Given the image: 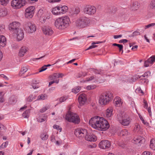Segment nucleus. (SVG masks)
<instances>
[{
    "mask_svg": "<svg viewBox=\"0 0 155 155\" xmlns=\"http://www.w3.org/2000/svg\"><path fill=\"white\" fill-rule=\"evenodd\" d=\"M70 22L69 17L64 16L57 18L55 21L54 25L58 29L62 30L67 27Z\"/></svg>",
    "mask_w": 155,
    "mask_h": 155,
    "instance_id": "1",
    "label": "nucleus"
},
{
    "mask_svg": "<svg viewBox=\"0 0 155 155\" xmlns=\"http://www.w3.org/2000/svg\"><path fill=\"white\" fill-rule=\"evenodd\" d=\"M75 25L78 27L84 28L90 26L91 21L88 18L85 16H82L78 18L75 21Z\"/></svg>",
    "mask_w": 155,
    "mask_h": 155,
    "instance_id": "2",
    "label": "nucleus"
},
{
    "mask_svg": "<svg viewBox=\"0 0 155 155\" xmlns=\"http://www.w3.org/2000/svg\"><path fill=\"white\" fill-rule=\"evenodd\" d=\"M113 98V94L110 92L104 93L99 97V103L101 105H106L109 104Z\"/></svg>",
    "mask_w": 155,
    "mask_h": 155,
    "instance_id": "3",
    "label": "nucleus"
},
{
    "mask_svg": "<svg viewBox=\"0 0 155 155\" xmlns=\"http://www.w3.org/2000/svg\"><path fill=\"white\" fill-rule=\"evenodd\" d=\"M66 120L70 122H72L75 124H78L80 122L79 116L75 113L68 112L65 116Z\"/></svg>",
    "mask_w": 155,
    "mask_h": 155,
    "instance_id": "4",
    "label": "nucleus"
},
{
    "mask_svg": "<svg viewBox=\"0 0 155 155\" xmlns=\"http://www.w3.org/2000/svg\"><path fill=\"white\" fill-rule=\"evenodd\" d=\"M117 119L122 125L125 126L129 125L132 121V119L129 116L126 114L118 115Z\"/></svg>",
    "mask_w": 155,
    "mask_h": 155,
    "instance_id": "5",
    "label": "nucleus"
},
{
    "mask_svg": "<svg viewBox=\"0 0 155 155\" xmlns=\"http://www.w3.org/2000/svg\"><path fill=\"white\" fill-rule=\"evenodd\" d=\"M97 130H106L109 127L107 121L103 117L99 116Z\"/></svg>",
    "mask_w": 155,
    "mask_h": 155,
    "instance_id": "6",
    "label": "nucleus"
},
{
    "mask_svg": "<svg viewBox=\"0 0 155 155\" xmlns=\"http://www.w3.org/2000/svg\"><path fill=\"white\" fill-rule=\"evenodd\" d=\"M27 3L26 0H12L11 2V6L14 8L18 9L25 5Z\"/></svg>",
    "mask_w": 155,
    "mask_h": 155,
    "instance_id": "7",
    "label": "nucleus"
},
{
    "mask_svg": "<svg viewBox=\"0 0 155 155\" xmlns=\"http://www.w3.org/2000/svg\"><path fill=\"white\" fill-rule=\"evenodd\" d=\"M37 15L39 21L42 23H45L47 19H49L50 18L49 14L48 13H44L42 9H40L38 11Z\"/></svg>",
    "mask_w": 155,
    "mask_h": 155,
    "instance_id": "8",
    "label": "nucleus"
},
{
    "mask_svg": "<svg viewBox=\"0 0 155 155\" xmlns=\"http://www.w3.org/2000/svg\"><path fill=\"white\" fill-rule=\"evenodd\" d=\"M84 13L90 15H94L96 12V8L93 6L87 5L83 10Z\"/></svg>",
    "mask_w": 155,
    "mask_h": 155,
    "instance_id": "9",
    "label": "nucleus"
},
{
    "mask_svg": "<svg viewBox=\"0 0 155 155\" xmlns=\"http://www.w3.org/2000/svg\"><path fill=\"white\" fill-rule=\"evenodd\" d=\"M87 133V131L86 129L81 128L76 129L74 131L75 135L80 139L85 138Z\"/></svg>",
    "mask_w": 155,
    "mask_h": 155,
    "instance_id": "10",
    "label": "nucleus"
},
{
    "mask_svg": "<svg viewBox=\"0 0 155 155\" xmlns=\"http://www.w3.org/2000/svg\"><path fill=\"white\" fill-rule=\"evenodd\" d=\"M25 31L29 33H33L36 30L35 25L31 22L26 23L25 25Z\"/></svg>",
    "mask_w": 155,
    "mask_h": 155,
    "instance_id": "11",
    "label": "nucleus"
},
{
    "mask_svg": "<svg viewBox=\"0 0 155 155\" xmlns=\"http://www.w3.org/2000/svg\"><path fill=\"white\" fill-rule=\"evenodd\" d=\"M99 116H95L92 117L89 121V124L92 128L97 130Z\"/></svg>",
    "mask_w": 155,
    "mask_h": 155,
    "instance_id": "12",
    "label": "nucleus"
},
{
    "mask_svg": "<svg viewBox=\"0 0 155 155\" xmlns=\"http://www.w3.org/2000/svg\"><path fill=\"white\" fill-rule=\"evenodd\" d=\"M20 24L17 21H14L10 24L9 25V29L12 33L19 29H21L20 28Z\"/></svg>",
    "mask_w": 155,
    "mask_h": 155,
    "instance_id": "13",
    "label": "nucleus"
},
{
    "mask_svg": "<svg viewBox=\"0 0 155 155\" xmlns=\"http://www.w3.org/2000/svg\"><path fill=\"white\" fill-rule=\"evenodd\" d=\"M35 7L31 6L28 7L25 10V15L26 18H29L32 17L34 13Z\"/></svg>",
    "mask_w": 155,
    "mask_h": 155,
    "instance_id": "14",
    "label": "nucleus"
},
{
    "mask_svg": "<svg viewBox=\"0 0 155 155\" xmlns=\"http://www.w3.org/2000/svg\"><path fill=\"white\" fill-rule=\"evenodd\" d=\"M13 35L16 37L18 41L22 40L24 37V33L21 29H19L13 33Z\"/></svg>",
    "mask_w": 155,
    "mask_h": 155,
    "instance_id": "15",
    "label": "nucleus"
},
{
    "mask_svg": "<svg viewBox=\"0 0 155 155\" xmlns=\"http://www.w3.org/2000/svg\"><path fill=\"white\" fill-rule=\"evenodd\" d=\"M145 141V139L140 136L134 137L132 140V143L137 144L138 146H141L143 144Z\"/></svg>",
    "mask_w": 155,
    "mask_h": 155,
    "instance_id": "16",
    "label": "nucleus"
},
{
    "mask_svg": "<svg viewBox=\"0 0 155 155\" xmlns=\"http://www.w3.org/2000/svg\"><path fill=\"white\" fill-rule=\"evenodd\" d=\"M110 146V142L107 140H102L99 144V147L102 149H107Z\"/></svg>",
    "mask_w": 155,
    "mask_h": 155,
    "instance_id": "17",
    "label": "nucleus"
},
{
    "mask_svg": "<svg viewBox=\"0 0 155 155\" xmlns=\"http://www.w3.org/2000/svg\"><path fill=\"white\" fill-rule=\"evenodd\" d=\"M43 34L47 36H51L53 33L52 28L49 26H44L42 28Z\"/></svg>",
    "mask_w": 155,
    "mask_h": 155,
    "instance_id": "18",
    "label": "nucleus"
},
{
    "mask_svg": "<svg viewBox=\"0 0 155 155\" xmlns=\"http://www.w3.org/2000/svg\"><path fill=\"white\" fill-rule=\"evenodd\" d=\"M154 62H155V55H153L145 61L144 66L147 67L151 66Z\"/></svg>",
    "mask_w": 155,
    "mask_h": 155,
    "instance_id": "19",
    "label": "nucleus"
},
{
    "mask_svg": "<svg viewBox=\"0 0 155 155\" xmlns=\"http://www.w3.org/2000/svg\"><path fill=\"white\" fill-rule=\"evenodd\" d=\"M85 138L86 140L91 142H95L97 140V138L95 135L88 133L86 135Z\"/></svg>",
    "mask_w": 155,
    "mask_h": 155,
    "instance_id": "20",
    "label": "nucleus"
},
{
    "mask_svg": "<svg viewBox=\"0 0 155 155\" xmlns=\"http://www.w3.org/2000/svg\"><path fill=\"white\" fill-rule=\"evenodd\" d=\"M78 100L80 104L81 105L84 104L87 100L86 95L84 94H82L80 95L78 98Z\"/></svg>",
    "mask_w": 155,
    "mask_h": 155,
    "instance_id": "21",
    "label": "nucleus"
},
{
    "mask_svg": "<svg viewBox=\"0 0 155 155\" xmlns=\"http://www.w3.org/2000/svg\"><path fill=\"white\" fill-rule=\"evenodd\" d=\"M51 12L53 15H61L59 5H57L53 8L51 9Z\"/></svg>",
    "mask_w": 155,
    "mask_h": 155,
    "instance_id": "22",
    "label": "nucleus"
},
{
    "mask_svg": "<svg viewBox=\"0 0 155 155\" xmlns=\"http://www.w3.org/2000/svg\"><path fill=\"white\" fill-rule=\"evenodd\" d=\"M114 104L115 106L117 107H120L123 103L122 100L118 97H115L114 100Z\"/></svg>",
    "mask_w": 155,
    "mask_h": 155,
    "instance_id": "23",
    "label": "nucleus"
},
{
    "mask_svg": "<svg viewBox=\"0 0 155 155\" xmlns=\"http://www.w3.org/2000/svg\"><path fill=\"white\" fill-rule=\"evenodd\" d=\"M28 48L26 47H22L21 48L19 51L18 55L21 57L24 56L26 52L28 51Z\"/></svg>",
    "mask_w": 155,
    "mask_h": 155,
    "instance_id": "24",
    "label": "nucleus"
},
{
    "mask_svg": "<svg viewBox=\"0 0 155 155\" xmlns=\"http://www.w3.org/2000/svg\"><path fill=\"white\" fill-rule=\"evenodd\" d=\"M64 76V75L62 73H55L52 74L51 76V79L55 80L58 78H62Z\"/></svg>",
    "mask_w": 155,
    "mask_h": 155,
    "instance_id": "25",
    "label": "nucleus"
},
{
    "mask_svg": "<svg viewBox=\"0 0 155 155\" xmlns=\"http://www.w3.org/2000/svg\"><path fill=\"white\" fill-rule=\"evenodd\" d=\"M6 39L3 35H0V48L4 47L6 44Z\"/></svg>",
    "mask_w": 155,
    "mask_h": 155,
    "instance_id": "26",
    "label": "nucleus"
},
{
    "mask_svg": "<svg viewBox=\"0 0 155 155\" xmlns=\"http://www.w3.org/2000/svg\"><path fill=\"white\" fill-rule=\"evenodd\" d=\"M139 6L140 4L138 2H134L131 5L130 9L133 11H136L139 8Z\"/></svg>",
    "mask_w": 155,
    "mask_h": 155,
    "instance_id": "27",
    "label": "nucleus"
},
{
    "mask_svg": "<svg viewBox=\"0 0 155 155\" xmlns=\"http://www.w3.org/2000/svg\"><path fill=\"white\" fill-rule=\"evenodd\" d=\"M113 108L112 107L108 108L106 111V116L107 117H109L113 115Z\"/></svg>",
    "mask_w": 155,
    "mask_h": 155,
    "instance_id": "28",
    "label": "nucleus"
},
{
    "mask_svg": "<svg viewBox=\"0 0 155 155\" xmlns=\"http://www.w3.org/2000/svg\"><path fill=\"white\" fill-rule=\"evenodd\" d=\"M47 116L44 115H42L38 117L36 119L38 122L41 123L47 120Z\"/></svg>",
    "mask_w": 155,
    "mask_h": 155,
    "instance_id": "29",
    "label": "nucleus"
},
{
    "mask_svg": "<svg viewBox=\"0 0 155 155\" xmlns=\"http://www.w3.org/2000/svg\"><path fill=\"white\" fill-rule=\"evenodd\" d=\"M61 14L65 13L68 10V7L66 5H59Z\"/></svg>",
    "mask_w": 155,
    "mask_h": 155,
    "instance_id": "30",
    "label": "nucleus"
},
{
    "mask_svg": "<svg viewBox=\"0 0 155 155\" xmlns=\"http://www.w3.org/2000/svg\"><path fill=\"white\" fill-rule=\"evenodd\" d=\"M36 97V95L34 94H31L29 96L27 97L25 100L26 102H30L32 101L33 100L35 99Z\"/></svg>",
    "mask_w": 155,
    "mask_h": 155,
    "instance_id": "31",
    "label": "nucleus"
},
{
    "mask_svg": "<svg viewBox=\"0 0 155 155\" xmlns=\"http://www.w3.org/2000/svg\"><path fill=\"white\" fill-rule=\"evenodd\" d=\"M48 97V96L46 94H41L38 97L37 100H44L47 99Z\"/></svg>",
    "mask_w": 155,
    "mask_h": 155,
    "instance_id": "32",
    "label": "nucleus"
},
{
    "mask_svg": "<svg viewBox=\"0 0 155 155\" xmlns=\"http://www.w3.org/2000/svg\"><path fill=\"white\" fill-rule=\"evenodd\" d=\"M143 107L145 108H147V111L149 113L150 116L151 115V111L150 108V107H148V104L147 101L145 100H144L143 101Z\"/></svg>",
    "mask_w": 155,
    "mask_h": 155,
    "instance_id": "33",
    "label": "nucleus"
},
{
    "mask_svg": "<svg viewBox=\"0 0 155 155\" xmlns=\"http://www.w3.org/2000/svg\"><path fill=\"white\" fill-rule=\"evenodd\" d=\"M150 147L152 150H155V139H152L151 140Z\"/></svg>",
    "mask_w": 155,
    "mask_h": 155,
    "instance_id": "34",
    "label": "nucleus"
},
{
    "mask_svg": "<svg viewBox=\"0 0 155 155\" xmlns=\"http://www.w3.org/2000/svg\"><path fill=\"white\" fill-rule=\"evenodd\" d=\"M30 113V110L28 109L25 111L22 114V116L24 118H28Z\"/></svg>",
    "mask_w": 155,
    "mask_h": 155,
    "instance_id": "35",
    "label": "nucleus"
},
{
    "mask_svg": "<svg viewBox=\"0 0 155 155\" xmlns=\"http://www.w3.org/2000/svg\"><path fill=\"white\" fill-rule=\"evenodd\" d=\"M7 10L5 8L0 10V16H5L7 15Z\"/></svg>",
    "mask_w": 155,
    "mask_h": 155,
    "instance_id": "36",
    "label": "nucleus"
},
{
    "mask_svg": "<svg viewBox=\"0 0 155 155\" xmlns=\"http://www.w3.org/2000/svg\"><path fill=\"white\" fill-rule=\"evenodd\" d=\"M48 136L47 134V133L46 132L42 133L40 136L41 139L44 140H46L48 139Z\"/></svg>",
    "mask_w": 155,
    "mask_h": 155,
    "instance_id": "37",
    "label": "nucleus"
},
{
    "mask_svg": "<svg viewBox=\"0 0 155 155\" xmlns=\"http://www.w3.org/2000/svg\"><path fill=\"white\" fill-rule=\"evenodd\" d=\"M28 68L25 67H23L21 68V71L19 73L20 76H22L28 71Z\"/></svg>",
    "mask_w": 155,
    "mask_h": 155,
    "instance_id": "38",
    "label": "nucleus"
},
{
    "mask_svg": "<svg viewBox=\"0 0 155 155\" xmlns=\"http://www.w3.org/2000/svg\"><path fill=\"white\" fill-rule=\"evenodd\" d=\"M9 0H0V4L5 6L9 3Z\"/></svg>",
    "mask_w": 155,
    "mask_h": 155,
    "instance_id": "39",
    "label": "nucleus"
},
{
    "mask_svg": "<svg viewBox=\"0 0 155 155\" xmlns=\"http://www.w3.org/2000/svg\"><path fill=\"white\" fill-rule=\"evenodd\" d=\"M128 132L127 130L126 129H124L121 130L120 133V136H125L128 135Z\"/></svg>",
    "mask_w": 155,
    "mask_h": 155,
    "instance_id": "40",
    "label": "nucleus"
},
{
    "mask_svg": "<svg viewBox=\"0 0 155 155\" xmlns=\"http://www.w3.org/2000/svg\"><path fill=\"white\" fill-rule=\"evenodd\" d=\"M150 72L149 71H147L143 74L139 78H141V79H142L143 78H146L148 76H150Z\"/></svg>",
    "mask_w": 155,
    "mask_h": 155,
    "instance_id": "41",
    "label": "nucleus"
},
{
    "mask_svg": "<svg viewBox=\"0 0 155 155\" xmlns=\"http://www.w3.org/2000/svg\"><path fill=\"white\" fill-rule=\"evenodd\" d=\"M150 8L152 9H155V0H151L149 4Z\"/></svg>",
    "mask_w": 155,
    "mask_h": 155,
    "instance_id": "42",
    "label": "nucleus"
},
{
    "mask_svg": "<svg viewBox=\"0 0 155 155\" xmlns=\"http://www.w3.org/2000/svg\"><path fill=\"white\" fill-rule=\"evenodd\" d=\"M81 90V87L79 86H77L74 87L72 89V92L75 94H76L79 92Z\"/></svg>",
    "mask_w": 155,
    "mask_h": 155,
    "instance_id": "43",
    "label": "nucleus"
},
{
    "mask_svg": "<svg viewBox=\"0 0 155 155\" xmlns=\"http://www.w3.org/2000/svg\"><path fill=\"white\" fill-rule=\"evenodd\" d=\"M5 93L3 92H0V102H3L5 100L4 96Z\"/></svg>",
    "mask_w": 155,
    "mask_h": 155,
    "instance_id": "44",
    "label": "nucleus"
},
{
    "mask_svg": "<svg viewBox=\"0 0 155 155\" xmlns=\"http://www.w3.org/2000/svg\"><path fill=\"white\" fill-rule=\"evenodd\" d=\"M8 144V142L6 141L2 144L0 146V150H2L6 148Z\"/></svg>",
    "mask_w": 155,
    "mask_h": 155,
    "instance_id": "45",
    "label": "nucleus"
},
{
    "mask_svg": "<svg viewBox=\"0 0 155 155\" xmlns=\"http://www.w3.org/2000/svg\"><path fill=\"white\" fill-rule=\"evenodd\" d=\"M15 97L14 96H11L9 98V103L11 104H13L15 103Z\"/></svg>",
    "mask_w": 155,
    "mask_h": 155,
    "instance_id": "46",
    "label": "nucleus"
},
{
    "mask_svg": "<svg viewBox=\"0 0 155 155\" xmlns=\"http://www.w3.org/2000/svg\"><path fill=\"white\" fill-rule=\"evenodd\" d=\"M68 98V96H64L60 98L59 101L61 102H62L65 101Z\"/></svg>",
    "mask_w": 155,
    "mask_h": 155,
    "instance_id": "47",
    "label": "nucleus"
},
{
    "mask_svg": "<svg viewBox=\"0 0 155 155\" xmlns=\"http://www.w3.org/2000/svg\"><path fill=\"white\" fill-rule=\"evenodd\" d=\"M96 87V86L95 85H89L87 87L86 89L88 90H93L95 89Z\"/></svg>",
    "mask_w": 155,
    "mask_h": 155,
    "instance_id": "48",
    "label": "nucleus"
},
{
    "mask_svg": "<svg viewBox=\"0 0 155 155\" xmlns=\"http://www.w3.org/2000/svg\"><path fill=\"white\" fill-rule=\"evenodd\" d=\"M49 108V107L48 106L44 107L40 110V112L41 113L44 112L46 110L48 109Z\"/></svg>",
    "mask_w": 155,
    "mask_h": 155,
    "instance_id": "49",
    "label": "nucleus"
},
{
    "mask_svg": "<svg viewBox=\"0 0 155 155\" xmlns=\"http://www.w3.org/2000/svg\"><path fill=\"white\" fill-rule=\"evenodd\" d=\"M53 127L54 129H56L58 130H59L60 132H61V131L62 128L60 127V126L56 124L54 125L53 126Z\"/></svg>",
    "mask_w": 155,
    "mask_h": 155,
    "instance_id": "50",
    "label": "nucleus"
},
{
    "mask_svg": "<svg viewBox=\"0 0 155 155\" xmlns=\"http://www.w3.org/2000/svg\"><path fill=\"white\" fill-rule=\"evenodd\" d=\"M91 71H94L96 74H102V72L100 70H97L94 69H92Z\"/></svg>",
    "mask_w": 155,
    "mask_h": 155,
    "instance_id": "51",
    "label": "nucleus"
},
{
    "mask_svg": "<svg viewBox=\"0 0 155 155\" xmlns=\"http://www.w3.org/2000/svg\"><path fill=\"white\" fill-rule=\"evenodd\" d=\"M100 43V42L99 41L97 42L96 43L93 42L91 44L92 45H91L89 47V48H90L91 49H92V48H96L97 47V45H94L96 44H99Z\"/></svg>",
    "mask_w": 155,
    "mask_h": 155,
    "instance_id": "52",
    "label": "nucleus"
},
{
    "mask_svg": "<svg viewBox=\"0 0 155 155\" xmlns=\"http://www.w3.org/2000/svg\"><path fill=\"white\" fill-rule=\"evenodd\" d=\"M154 26H155V23H152L147 25L145 26L144 28L145 29H146L147 28H150Z\"/></svg>",
    "mask_w": 155,
    "mask_h": 155,
    "instance_id": "53",
    "label": "nucleus"
},
{
    "mask_svg": "<svg viewBox=\"0 0 155 155\" xmlns=\"http://www.w3.org/2000/svg\"><path fill=\"white\" fill-rule=\"evenodd\" d=\"M94 76H92L89 77L87 78H86L85 81H84L83 82H85L86 81H91L94 79Z\"/></svg>",
    "mask_w": 155,
    "mask_h": 155,
    "instance_id": "54",
    "label": "nucleus"
},
{
    "mask_svg": "<svg viewBox=\"0 0 155 155\" xmlns=\"http://www.w3.org/2000/svg\"><path fill=\"white\" fill-rule=\"evenodd\" d=\"M80 12V9L78 8L77 7L75 8V9L73 11V13L74 14H77L79 13Z\"/></svg>",
    "mask_w": 155,
    "mask_h": 155,
    "instance_id": "55",
    "label": "nucleus"
},
{
    "mask_svg": "<svg viewBox=\"0 0 155 155\" xmlns=\"http://www.w3.org/2000/svg\"><path fill=\"white\" fill-rule=\"evenodd\" d=\"M140 126L137 124H135L134 128V130L135 131H137L139 130L140 129Z\"/></svg>",
    "mask_w": 155,
    "mask_h": 155,
    "instance_id": "56",
    "label": "nucleus"
},
{
    "mask_svg": "<svg viewBox=\"0 0 155 155\" xmlns=\"http://www.w3.org/2000/svg\"><path fill=\"white\" fill-rule=\"evenodd\" d=\"M5 31V26L4 25H0V34L4 32Z\"/></svg>",
    "mask_w": 155,
    "mask_h": 155,
    "instance_id": "57",
    "label": "nucleus"
},
{
    "mask_svg": "<svg viewBox=\"0 0 155 155\" xmlns=\"http://www.w3.org/2000/svg\"><path fill=\"white\" fill-rule=\"evenodd\" d=\"M0 78H2L6 80H9V78L8 77L3 74H0Z\"/></svg>",
    "mask_w": 155,
    "mask_h": 155,
    "instance_id": "58",
    "label": "nucleus"
},
{
    "mask_svg": "<svg viewBox=\"0 0 155 155\" xmlns=\"http://www.w3.org/2000/svg\"><path fill=\"white\" fill-rule=\"evenodd\" d=\"M61 0H48V2L50 3L59 2Z\"/></svg>",
    "mask_w": 155,
    "mask_h": 155,
    "instance_id": "59",
    "label": "nucleus"
},
{
    "mask_svg": "<svg viewBox=\"0 0 155 155\" xmlns=\"http://www.w3.org/2000/svg\"><path fill=\"white\" fill-rule=\"evenodd\" d=\"M142 155H152V154L150 151H145L143 153Z\"/></svg>",
    "mask_w": 155,
    "mask_h": 155,
    "instance_id": "60",
    "label": "nucleus"
},
{
    "mask_svg": "<svg viewBox=\"0 0 155 155\" xmlns=\"http://www.w3.org/2000/svg\"><path fill=\"white\" fill-rule=\"evenodd\" d=\"M47 69V68H46V66L44 65L40 69L39 72H42Z\"/></svg>",
    "mask_w": 155,
    "mask_h": 155,
    "instance_id": "61",
    "label": "nucleus"
},
{
    "mask_svg": "<svg viewBox=\"0 0 155 155\" xmlns=\"http://www.w3.org/2000/svg\"><path fill=\"white\" fill-rule=\"evenodd\" d=\"M97 145L95 143L92 145H90L88 146V147L90 148H94L96 147Z\"/></svg>",
    "mask_w": 155,
    "mask_h": 155,
    "instance_id": "62",
    "label": "nucleus"
},
{
    "mask_svg": "<svg viewBox=\"0 0 155 155\" xmlns=\"http://www.w3.org/2000/svg\"><path fill=\"white\" fill-rule=\"evenodd\" d=\"M140 33L138 31H135L133 33V35L134 36H137L139 35Z\"/></svg>",
    "mask_w": 155,
    "mask_h": 155,
    "instance_id": "63",
    "label": "nucleus"
},
{
    "mask_svg": "<svg viewBox=\"0 0 155 155\" xmlns=\"http://www.w3.org/2000/svg\"><path fill=\"white\" fill-rule=\"evenodd\" d=\"M117 47L119 48V51H121L123 50V46L122 45L119 44Z\"/></svg>",
    "mask_w": 155,
    "mask_h": 155,
    "instance_id": "64",
    "label": "nucleus"
}]
</instances>
